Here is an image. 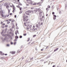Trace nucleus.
I'll return each mask as SVG.
<instances>
[{
    "instance_id": "obj_52",
    "label": "nucleus",
    "mask_w": 67,
    "mask_h": 67,
    "mask_svg": "<svg viewBox=\"0 0 67 67\" xmlns=\"http://www.w3.org/2000/svg\"><path fill=\"white\" fill-rule=\"evenodd\" d=\"M16 32H19V31H18V30H16Z\"/></svg>"
},
{
    "instance_id": "obj_24",
    "label": "nucleus",
    "mask_w": 67,
    "mask_h": 67,
    "mask_svg": "<svg viewBox=\"0 0 67 67\" xmlns=\"http://www.w3.org/2000/svg\"><path fill=\"white\" fill-rule=\"evenodd\" d=\"M22 37V36H19V38H21Z\"/></svg>"
},
{
    "instance_id": "obj_53",
    "label": "nucleus",
    "mask_w": 67,
    "mask_h": 67,
    "mask_svg": "<svg viewBox=\"0 0 67 67\" xmlns=\"http://www.w3.org/2000/svg\"><path fill=\"white\" fill-rule=\"evenodd\" d=\"M4 55L5 56H7V54H5Z\"/></svg>"
},
{
    "instance_id": "obj_34",
    "label": "nucleus",
    "mask_w": 67,
    "mask_h": 67,
    "mask_svg": "<svg viewBox=\"0 0 67 67\" xmlns=\"http://www.w3.org/2000/svg\"><path fill=\"white\" fill-rule=\"evenodd\" d=\"M19 9H20V11H21V10H22V8L21 7L20 8H19Z\"/></svg>"
},
{
    "instance_id": "obj_61",
    "label": "nucleus",
    "mask_w": 67,
    "mask_h": 67,
    "mask_svg": "<svg viewBox=\"0 0 67 67\" xmlns=\"http://www.w3.org/2000/svg\"><path fill=\"white\" fill-rule=\"evenodd\" d=\"M48 10V8H46V10Z\"/></svg>"
},
{
    "instance_id": "obj_39",
    "label": "nucleus",
    "mask_w": 67,
    "mask_h": 67,
    "mask_svg": "<svg viewBox=\"0 0 67 67\" xmlns=\"http://www.w3.org/2000/svg\"><path fill=\"white\" fill-rule=\"evenodd\" d=\"M10 15H12V13H10L9 14Z\"/></svg>"
},
{
    "instance_id": "obj_2",
    "label": "nucleus",
    "mask_w": 67,
    "mask_h": 67,
    "mask_svg": "<svg viewBox=\"0 0 67 67\" xmlns=\"http://www.w3.org/2000/svg\"><path fill=\"white\" fill-rule=\"evenodd\" d=\"M27 3H28V4H32L33 2L31 0H29V1L27 0Z\"/></svg>"
},
{
    "instance_id": "obj_29",
    "label": "nucleus",
    "mask_w": 67,
    "mask_h": 67,
    "mask_svg": "<svg viewBox=\"0 0 67 67\" xmlns=\"http://www.w3.org/2000/svg\"><path fill=\"white\" fill-rule=\"evenodd\" d=\"M22 13V11H20L19 12V14H21V13Z\"/></svg>"
},
{
    "instance_id": "obj_1",
    "label": "nucleus",
    "mask_w": 67,
    "mask_h": 67,
    "mask_svg": "<svg viewBox=\"0 0 67 67\" xmlns=\"http://www.w3.org/2000/svg\"><path fill=\"white\" fill-rule=\"evenodd\" d=\"M38 25L37 24L36 25V27H37V28H38L39 29H40V28L41 27V23H40V22L38 23Z\"/></svg>"
},
{
    "instance_id": "obj_51",
    "label": "nucleus",
    "mask_w": 67,
    "mask_h": 67,
    "mask_svg": "<svg viewBox=\"0 0 67 67\" xmlns=\"http://www.w3.org/2000/svg\"><path fill=\"white\" fill-rule=\"evenodd\" d=\"M16 29H19V27H16Z\"/></svg>"
},
{
    "instance_id": "obj_27",
    "label": "nucleus",
    "mask_w": 67,
    "mask_h": 67,
    "mask_svg": "<svg viewBox=\"0 0 67 67\" xmlns=\"http://www.w3.org/2000/svg\"><path fill=\"white\" fill-rule=\"evenodd\" d=\"M48 8H51V7L49 5H48Z\"/></svg>"
},
{
    "instance_id": "obj_44",
    "label": "nucleus",
    "mask_w": 67,
    "mask_h": 67,
    "mask_svg": "<svg viewBox=\"0 0 67 67\" xmlns=\"http://www.w3.org/2000/svg\"><path fill=\"white\" fill-rule=\"evenodd\" d=\"M52 14L54 15V14H55V13L54 12H53L52 13Z\"/></svg>"
},
{
    "instance_id": "obj_18",
    "label": "nucleus",
    "mask_w": 67,
    "mask_h": 67,
    "mask_svg": "<svg viewBox=\"0 0 67 67\" xmlns=\"http://www.w3.org/2000/svg\"><path fill=\"white\" fill-rule=\"evenodd\" d=\"M1 16H2V17L4 18V16L3 15V14H1Z\"/></svg>"
},
{
    "instance_id": "obj_40",
    "label": "nucleus",
    "mask_w": 67,
    "mask_h": 67,
    "mask_svg": "<svg viewBox=\"0 0 67 67\" xmlns=\"http://www.w3.org/2000/svg\"><path fill=\"white\" fill-rule=\"evenodd\" d=\"M10 10H8V14H9V13H10Z\"/></svg>"
},
{
    "instance_id": "obj_49",
    "label": "nucleus",
    "mask_w": 67,
    "mask_h": 67,
    "mask_svg": "<svg viewBox=\"0 0 67 67\" xmlns=\"http://www.w3.org/2000/svg\"><path fill=\"white\" fill-rule=\"evenodd\" d=\"M61 13V11H60L59 12V13H60H60Z\"/></svg>"
},
{
    "instance_id": "obj_15",
    "label": "nucleus",
    "mask_w": 67,
    "mask_h": 67,
    "mask_svg": "<svg viewBox=\"0 0 67 67\" xmlns=\"http://www.w3.org/2000/svg\"><path fill=\"white\" fill-rule=\"evenodd\" d=\"M30 38H28L27 39V41L28 42L29 41H30Z\"/></svg>"
},
{
    "instance_id": "obj_33",
    "label": "nucleus",
    "mask_w": 67,
    "mask_h": 67,
    "mask_svg": "<svg viewBox=\"0 0 67 67\" xmlns=\"http://www.w3.org/2000/svg\"><path fill=\"white\" fill-rule=\"evenodd\" d=\"M26 21H28L29 20V19H26Z\"/></svg>"
},
{
    "instance_id": "obj_22",
    "label": "nucleus",
    "mask_w": 67,
    "mask_h": 67,
    "mask_svg": "<svg viewBox=\"0 0 67 67\" xmlns=\"http://www.w3.org/2000/svg\"><path fill=\"white\" fill-rule=\"evenodd\" d=\"M8 26V25H6L5 26V27H7Z\"/></svg>"
},
{
    "instance_id": "obj_32",
    "label": "nucleus",
    "mask_w": 67,
    "mask_h": 67,
    "mask_svg": "<svg viewBox=\"0 0 67 67\" xmlns=\"http://www.w3.org/2000/svg\"><path fill=\"white\" fill-rule=\"evenodd\" d=\"M21 59H24V57L23 56L22 57H21Z\"/></svg>"
},
{
    "instance_id": "obj_47",
    "label": "nucleus",
    "mask_w": 67,
    "mask_h": 67,
    "mask_svg": "<svg viewBox=\"0 0 67 67\" xmlns=\"http://www.w3.org/2000/svg\"><path fill=\"white\" fill-rule=\"evenodd\" d=\"M16 43V42H14V45H15Z\"/></svg>"
},
{
    "instance_id": "obj_63",
    "label": "nucleus",
    "mask_w": 67,
    "mask_h": 67,
    "mask_svg": "<svg viewBox=\"0 0 67 67\" xmlns=\"http://www.w3.org/2000/svg\"><path fill=\"white\" fill-rule=\"evenodd\" d=\"M43 50H44L43 49H41V51H43Z\"/></svg>"
},
{
    "instance_id": "obj_55",
    "label": "nucleus",
    "mask_w": 67,
    "mask_h": 67,
    "mask_svg": "<svg viewBox=\"0 0 67 67\" xmlns=\"http://www.w3.org/2000/svg\"><path fill=\"white\" fill-rule=\"evenodd\" d=\"M2 13H3V11H2Z\"/></svg>"
},
{
    "instance_id": "obj_7",
    "label": "nucleus",
    "mask_w": 67,
    "mask_h": 67,
    "mask_svg": "<svg viewBox=\"0 0 67 67\" xmlns=\"http://www.w3.org/2000/svg\"><path fill=\"white\" fill-rule=\"evenodd\" d=\"M25 14H24V16H23V22H25Z\"/></svg>"
},
{
    "instance_id": "obj_59",
    "label": "nucleus",
    "mask_w": 67,
    "mask_h": 67,
    "mask_svg": "<svg viewBox=\"0 0 67 67\" xmlns=\"http://www.w3.org/2000/svg\"><path fill=\"white\" fill-rule=\"evenodd\" d=\"M26 18H28V16H26Z\"/></svg>"
},
{
    "instance_id": "obj_10",
    "label": "nucleus",
    "mask_w": 67,
    "mask_h": 67,
    "mask_svg": "<svg viewBox=\"0 0 67 67\" xmlns=\"http://www.w3.org/2000/svg\"><path fill=\"white\" fill-rule=\"evenodd\" d=\"M53 19L54 20H56V15H53Z\"/></svg>"
},
{
    "instance_id": "obj_17",
    "label": "nucleus",
    "mask_w": 67,
    "mask_h": 67,
    "mask_svg": "<svg viewBox=\"0 0 67 67\" xmlns=\"http://www.w3.org/2000/svg\"><path fill=\"white\" fill-rule=\"evenodd\" d=\"M7 28H6L5 29V33H6V32H7Z\"/></svg>"
},
{
    "instance_id": "obj_36",
    "label": "nucleus",
    "mask_w": 67,
    "mask_h": 67,
    "mask_svg": "<svg viewBox=\"0 0 67 67\" xmlns=\"http://www.w3.org/2000/svg\"><path fill=\"white\" fill-rule=\"evenodd\" d=\"M10 44L11 45H12V44H13V42H10Z\"/></svg>"
},
{
    "instance_id": "obj_35",
    "label": "nucleus",
    "mask_w": 67,
    "mask_h": 67,
    "mask_svg": "<svg viewBox=\"0 0 67 67\" xmlns=\"http://www.w3.org/2000/svg\"><path fill=\"white\" fill-rule=\"evenodd\" d=\"M3 1H4V0H2V1L0 2V3L2 2H3Z\"/></svg>"
},
{
    "instance_id": "obj_56",
    "label": "nucleus",
    "mask_w": 67,
    "mask_h": 67,
    "mask_svg": "<svg viewBox=\"0 0 67 67\" xmlns=\"http://www.w3.org/2000/svg\"><path fill=\"white\" fill-rule=\"evenodd\" d=\"M61 67V66H57V67Z\"/></svg>"
},
{
    "instance_id": "obj_64",
    "label": "nucleus",
    "mask_w": 67,
    "mask_h": 67,
    "mask_svg": "<svg viewBox=\"0 0 67 67\" xmlns=\"http://www.w3.org/2000/svg\"><path fill=\"white\" fill-rule=\"evenodd\" d=\"M25 30L24 31V33H25Z\"/></svg>"
},
{
    "instance_id": "obj_43",
    "label": "nucleus",
    "mask_w": 67,
    "mask_h": 67,
    "mask_svg": "<svg viewBox=\"0 0 67 67\" xmlns=\"http://www.w3.org/2000/svg\"><path fill=\"white\" fill-rule=\"evenodd\" d=\"M14 17L15 18H16V15H15Z\"/></svg>"
},
{
    "instance_id": "obj_38",
    "label": "nucleus",
    "mask_w": 67,
    "mask_h": 67,
    "mask_svg": "<svg viewBox=\"0 0 67 67\" xmlns=\"http://www.w3.org/2000/svg\"><path fill=\"white\" fill-rule=\"evenodd\" d=\"M15 34L16 35H17V32H15Z\"/></svg>"
},
{
    "instance_id": "obj_6",
    "label": "nucleus",
    "mask_w": 67,
    "mask_h": 67,
    "mask_svg": "<svg viewBox=\"0 0 67 67\" xmlns=\"http://www.w3.org/2000/svg\"><path fill=\"white\" fill-rule=\"evenodd\" d=\"M2 35V36H4L5 37H6L7 36H10V35H9V34H6L5 35Z\"/></svg>"
},
{
    "instance_id": "obj_54",
    "label": "nucleus",
    "mask_w": 67,
    "mask_h": 67,
    "mask_svg": "<svg viewBox=\"0 0 67 67\" xmlns=\"http://www.w3.org/2000/svg\"><path fill=\"white\" fill-rule=\"evenodd\" d=\"M43 23H41V25H43Z\"/></svg>"
},
{
    "instance_id": "obj_26",
    "label": "nucleus",
    "mask_w": 67,
    "mask_h": 67,
    "mask_svg": "<svg viewBox=\"0 0 67 67\" xmlns=\"http://www.w3.org/2000/svg\"><path fill=\"white\" fill-rule=\"evenodd\" d=\"M10 23V21H8L7 23V24H9V23Z\"/></svg>"
},
{
    "instance_id": "obj_14",
    "label": "nucleus",
    "mask_w": 67,
    "mask_h": 67,
    "mask_svg": "<svg viewBox=\"0 0 67 67\" xmlns=\"http://www.w3.org/2000/svg\"><path fill=\"white\" fill-rule=\"evenodd\" d=\"M37 4V3H34L33 4V5H36Z\"/></svg>"
},
{
    "instance_id": "obj_21",
    "label": "nucleus",
    "mask_w": 67,
    "mask_h": 67,
    "mask_svg": "<svg viewBox=\"0 0 67 67\" xmlns=\"http://www.w3.org/2000/svg\"><path fill=\"white\" fill-rule=\"evenodd\" d=\"M35 36H36V35H35L33 36V37H35Z\"/></svg>"
},
{
    "instance_id": "obj_20",
    "label": "nucleus",
    "mask_w": 67,
    "mask_h": 67,
    "mask_svg": "<svg viewBox=\"0 0 67 67\" xmlns=\"http://www.w3.org/2000/svg\"><path fill=\"white\" fill-rule=\"evenodd\" d=\"M38 12H40V11H41V9L40 8H38Z\"/></svg>"
},
{
    "instance_id": "obj_28",
    "label": "nucleus",
    "mask_w": 67,
    "mask_h": 67,
    "mask_svg": "<svg viewBox=\"0 0 67 67\" xmlns=\"http://www.w3.org/2000/svg\"><path fill=\"white\" fill-rule=\"evenodd\" d=\"M2 54V52H1V51H0V55H1Z\"/></svg>"
},
{
    "instance_id": "obj_41",
    "label": "nucleus",
    "mask_w": 67,
    "mask_h": 67,
    "mask_svg": "<svg viewBox=\"0 0 67 67\" xmlns=\"http://www.w3.org/2000/svg\"><path fill=\"white\" fill-rule=\"evenodd\" d=\"M9 34H12V32H9Z\"/></svg>"
},
{
    "instance_id": "obj_48",
    "label": "nucleus",
    "mask_w": 67,
    "mask_h": 67,
    "mask_svg": "<svg viewBox=\"0 0 67 67\" xmlns=\"http://www.w3.org/2000/svg\"><path fill=\"white\" fill-rule=\"evenodd\" d=\"M10 30L11 31H12V29H10Z\"/></svg>"
},
{
    "instance_id": "obj_30",
    "label": "nucleus",
    "mask_w": 67,
    "mask_h": 67,
    "mask_svg": "<svg viewBox=\"0 0 67 67\" xmlns=\"http://www.w3.org/2000/svg\"><path fill=\"white\" fill-rule=\"evenodd\" d=\"M35 11H36V12H37V11H38V9H36Z\"/></svg>"
},
{
    "instance_id": "obj_4",
    "label": "nucleus",
    "mask_w": 67,
    "mask_h": 67,
    "mask_svg": "<svg viewBox=\"0 0 67 67\" xmlns=\"http://www.w3.org/2000/svg\"><path fill=\"white\" fill-rule=\"evenodd\" d=\"M35 25H34L33 27V29H32V31H36L37 30V29L36 28L35 29Z\"/></svg>"
},
{
    "instance_id": "obj_16",
    "label": "nucleus",
    "mask_w": 67,
    "mask_h": 67,
    "mask_svg": "<svg viewBox=\"0 0 67 67\" xmlns=\"http://www.w3.org/2000/svg\"><path fill=\"white\" fill-rule=\"evenodd\" d=\"M9 16V14H8V16H4V18H5L6 16H7V17H8Z\"/></svg>"
},
{
    "instance_id": "obj_42",
    "label": "nucleus",
    "mask_w": 67,
    "mask_h": 67,
    "mask_svg": "<svg viewBox=\"0 0 67 67\" xmlns=\"http://www.w3.org/2000/svg\"><path fill=\"white\" fill-rule=\"evenodd\" d=\"M4 55V53H3V54L2 53L1 54V55Z\"/></svg>"
},
{
    "instance_id": "obj_57",
    "label": "nucleus",
    "mask_w": 67,
    "mask_h": 67,
    "mask_svg": "<svg viewBox=\"0 0 67 67\" xmlns=\"http://www.w3.org/2000/svg\"><path fill=\"white\" fill-rule=\"evenodd\" d=\"M24 36H25V34H24Z\"/></svg>"
},
{
    "instance_id": "obj_13",
    "label": "nucleus",
    "mask_w": 67,
    "mask_h": 67,
    "mask_svg": "<svg viewBox=\"0 0 67 67\" xmlns=\"http://www.w3.org/2000/svg\"><path fill=\"white\" fill-rule=\"evenodd\" d=\"M15 38H16V39H17V38H19V37H18V36H16Z\"/></svg>"
},
{
    "instance_id": "obj_12",
    "label": "nucleus",
    "mask_w": 67,
    "mask_h": 67,
    "mask_svg": "<svg viewBox=\"0 0 67 67\" xmlns=\"http://www.w3.org/2000/svg\"><path fill=\"white\" fill-rule=\"evenodd\" d=\"M18 4L19 5H22V4H21V3L19 2V3H18Z\"/></svg>"
},
{
    "instance_id": "obj_62",
    "label": "nucleus",
    "mask_w": 67,
    "mask_h": 67,
    "mask_svg": "<svg viewBox=\"0 0 67 67\" xmlns=\"http://www.w3.org/2000/svg\"><path fill=\"white\" fill-rule=\"evenodd\" d=\"M9 7V6H8V5H7V7H6V8H8Z\"/></svg>"
},
{
    "instance_id": "obj_23",
    "label": "nucleus",
    "mask_w": 67,
    "mask_h": 67,
    "mask_svg": "<svg viewBox=\"0 0 67 67\" xmlns=\"http://www.w3.org/2000/svg\"><path fill=\"white\" fill-rule=\"evenodd\" d=\"M42 12H40L39 14H42Z\"/></svg>"
},
{
    "instance_id": "obj_11",
    "label": "nucleus",
    "mask_w": 67,
    "mask_h": 67,
    "mask_svg": "<svg viewBox=\"0 0 67 67\" xmlns=\"http://www.w3.org/2000/svg\"><path fill=\"white\" fill-rule=\"evenodd\" d=\"M58 48H56L54 50V52H56V51H57V50H58Z\"/></svg>"
},
{
    "instance_id": "obj_58",
    "label": "nucleus",
    "mask_w": 67,
    "mask_h": 67,
    "mask_svg": "<svg viewBox=\"0 0 67 67\" xmlns=\"http://www.w3.org/2000/svg\"><path fill=\"white\" fill-rule=\"evenodd\" d=\"M22 47H23L22 46H21L20 47V48H22Z\"/></svg>"
},
{
    "instance_id": "obj_25",
    "label": "nucleus",
    "mask_w": 67,
    "mask_h": 67,
    "mask_svg": "<svg viewBox=\"0 0 67 67\" xmlns=\"http://www.w3.org/2000/svg\"><path fill=\"white\" fill-rule=\"evenodd\" d=\"M7 38V37H5V38H4V40H6V38Z\"/></svg>"
},
{
    "instance_id": "obj_50",
    "label": "nucleus",
    "mask_w": 67,
    "mask_h": 67,
    "mask_svg": "<svg viewBox=\"0 0 67 67\" xmlns=\"http://www.w3.org/2000/svg\"><path fill=\"white\" fill-rule=\"evenodd\" d=\"M33 59V57H32L31 58V60H32V59Z\"/></svg>"
},
{
    "instance_id": "obj_9",
    "label": "nucleus",
    "mask_w": 67,
    "mask_h": 67,
    "mask_svg": "<svg viewBox=\"0 0 67 67\" xmlns=\"http://www.w3.org/2000/svg\"><path fill=\"white\" fill-rule=\"evenodd\" d=\"M13 13H14V10H15V7H14V6L13 7Z\"/></svg>"
},
{
    "instance_id": "obj_60",
    "label": "nucleus",
    "mask_w": 67,
    "mask_h": 67,
    "mask_svg": "<svg viewBox=\"0 0 67 67\" xmlns=\"http://www.w3.org/2000/svg\"><path fill=\"white\" fill-rule=\"evenodd\" d=\"M18 8H20V7L18 5Z\"/></svg>"
},
{
    "instance_id": "obj_45",
    "label": "nucleus",
    "mask_w": 67,
    "mask_h": 67,
    "mask_svg": "<svg viewBox=\"0 0 67 67\" xmlns=\"http://www.w3.org/2000/svg\"><path fill=\"white\" fill-rule=\"evenodd\" d=\"M9 20L10 21H11L12 20V19H9Z\"/></svg>"
},
{
    "instance_id": "obj_37",
    "label": "nucleus",
    "mask_w": 67,
    "mask_h": 67,
    "mask_svg": "<svg viewBox=\"0 0 67 67\" xmlns=\"http://www.w3.org/2000/svg\"><path fill=\"white\" fill-rule=\"evenodd\" d=\"M56 67V65H54L53 66V67Z\"/></svg>"
},
{
    "instance_id": "obj_8",
    "label": "nucleus",
    "mask_w": 67,
    "mask_h": 67,
    "mask_svg": "<svg viewBox=\"0 0 67 67\" xmlns=\"http://www.w3.org/2000/svg\"><path fill=\"white\" fill-rule=\"evenodd\" d=\"M10 53H11L12 54H14L15 53V51H12L10 52Z\"/></svg>"
},
{
    "instance_id": "obj_5",
    "label": "nucleus",
    "mask_w": 67,
    "mask_h": 67,
    "mask_svg": "<svg viewBox=\"0 0 67 67\" xmlns=\"http://www.w3.org/2000/svg\"><path fill=\"white\" fill-rule=\"evenodd\" d=\"M43 2V0H41L40 2L38 3H37V4H42Z\"/></svg>"
},
{
    "instance_id": "obj_3",
    "label": "nucleus",
    "mask_w": 67,
    "mask_h": 67,
    "mask_svg": "<svg viewBox=\"0 0 67 67\" xmlns=\"http://www.w3.org/2000/svg\"><path fill=\"white\" fill-rule=\"evenodd\" d=\"M26 14H27V15H30V13H31V12L30 10H27V11L26 12Z\"/></svg>"
},
{
    "instance_id": "obj_46",
    "label": "nucleus",
    "mask_w": 67,
    "mask_h": 67,
    "mask_svg": "<svg viewBox=\"0 0 67 67\" xmlns=\"http://www.w3.org/2000/svg\"><path fill=\"white\" fill-rule=\"evenodd\" d=\"M7 46H9V44H7Z\"/></svg>"
},
{
    "instance_id": "obj_31",
    "label": "nucleus",
    "mask_w": 67,
    "mask_h": 67,
    "mask_svg": "<svg viewBox=\"0 0 67 67\" xmlns=\"http://www.w3.org/2000/svg\"><path fill=\"white\" fill-rule=\"evenodd\" d=\"M29 27H26V29L27 30H29Z\"/></svg>"
},
{
    "instance_id": "obj_19",
    "label": "nucleus",
    "mask_w": 67,
    "mask_h": 67,
    "mask_svg": "<svg viewBox=\"0 0 67 67\" xmlns=\"http://www.w3.org/2000/svg\"><path fill=\"white\" fill-rule=\"evenodd\" d=\"M4 30H2V33H1L2 34L3 32H4Z\"/></svg>"
}]
</instances>
